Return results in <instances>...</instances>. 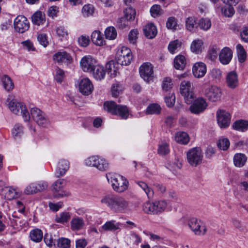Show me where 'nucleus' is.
<instances>
[{
	"mask_svg": "<svg viewBox=\"0 0 248 248\" xmlns=\"http://www.w3.org/2000/svg\"><path fill=\"white\" fill-rule=\"evenodd\" d=\"M100 202L116 214H127L132 209L130 202L122 196L107 195L101 199Z\"/></svg>",
	"mask_w": 248,
	"mask_h": 248,
	"instance_id": "obj_1",
	"label": "nucleus"
},
{
	"mask_svg": "<svg viewBox=\"0 0 248 248\" xmlns=\"http://www.w3.org/2000/svg\"><path fill=\"white\" fill-rule=\"evenodd\" d=\"M108 182L111 184L113 189L118 193H122L126 190L129 183L127 179L122 175L108 173L106 174Z\"/></svg>",
	"mask_w": 248,
	"mask_h": 248,
	"instance_id": "obj_2",
	"label": "nucleus"
},
{
	"mask_svg": "<svg viewBox=\"0 0 248 248\" xmlns=\"http://www.w3.org/2000/svg\"><path fill=\"white\" fill-rule=\"evenodd\" d=\"M8 107L13 113L17 115L20 114L25 122L30 121V114L26 105L23 102L18 101L16 99H12L9 102Z\"/></svg>",
	"mask_w": 248,
	"mask_h": 248,
	"instance_id": "obj_3",
	"label": "nucleus"
},
{
	"mask_svg": "<svg viewBox=\"0 0 248 248\" xmlns=\"http://www.w3.org/2000/svg\"><path fill=\"white\" fill-rule=\"evenodd\" d=\"M104 108L108 112L119 115L122 119H126L128 117V111L126 106L117 105L114 101L106 102Z\"/></svg>",
	"mask_w": 248,
	"mask_h": 248,
	"instance_id": "obj_4",
	"label": "nucleus"
},
{
	"mask_svg": "<svg viewBox=\"0 0 248 248\" xmlns=\"http://www.w3.org/2000/svg\"><path fill=\"white\" fill-rule=\"evenodd\" d=\"M203 155L202 149L199 147H194L188 151L186 159L190 166L197 167L202 163Z\"/></svg>",
	"mask_w": 248,
	"mask_h": 248,
	"instance_id": "obj_5",
	"label": "nucleus"
},
{
	"mask_svg": "<svg viewBox=\"0 0 248 248\" xmlns=\"http://www.w3.org/2000/svg\"><path fill=\"white\" fill-rule=\"evenodd\" d=\"M193 84L188 80H183L180 85V93L184 97L185 102L190 104L195 98Z\"/></svg>",
	"mask_w": 248,
	"mask_h": 248,
	"instance_id": "obj_6",
	"label": "nucleus"
},
{
	"mask_svg": "<svg viewBox=\"0 0 248 248\" xmlns=\"http://www.w3.org/2000/svg\"><path fill=\"white\" fill-rule=\"evenodd\" d=\"M115 58L118 64L127 65L131 63L133 56L130 49L124 46L118 49Z\"/></svg>",
	"mask_w": 248,
	"mask_h": 248,
	"instance_id": "obj_7",
	"label": "nucleus"
},
{
	"mask_svg": "<svg viewBox=\"0 0 248 248\" xmlns=\"http://www.w3.org/2000/svg\"><path fill=\"white\" fill-rule=\"evenodd\" d=\"M203 94L209 101L216 102L220 100L222 92L220 87L216 85H210L204 88Z\"/></svg>",
	"mask_w": 248,
	"mask_h": 248,
	"instance_id": "obj_8",
	"label": "nucleus"
},
{
	"mask_svg": "<svg viewBox=\"0 0 248 248\" xmlns=\"http://www.w3.org/2000/svg\"><path fill=\"white\" fill-rule=\"evenodd\" d=\"M188 224L191 230L196 235H203L206 232V228L204 223L200 220L196 218H192L188 221Z\"/></svg>",
	"mask_w": 248,
	"mask_h": 248,
	"instance_id": "obj_9",
	"label": "nucleus"
},
{
	"mask_svg": "<svg viewBox=\"0 0 248 248\" xmlns=\"http://www.w3.org/2000/svg\"><path fill=\"white\" fill-rule=\"evenodd\" d=\"M65 185L66 181L63 179H59L53 184L52 186L54 198H61L68 197L70 195L68 192L63 189Z\"/></svg>",
	"mask_w": 248,
	"mask_h": 248,
	"instance_id": "obj_10",
	"label": "nucleus"
},
{
	"mask_svg": "<svg viewBox=\"0 0 248 248\" xmlns=\"http://www.w3.org/2000/svg\"><path fill=\"white\" fill-rule=\"evenodd\" d=\"M14 26L17 32L23 33L29 30L30 23L25 16L19 15L14 20Z\"/></svg>",
	"mask_w": 248,
	"mask_h": 248,
	"instance_id": "obj_11",
	"label": "nucleus"
},
{
	"mask_svg": "<svg viewBox=\"0 0 248 248\" xmlns=\"http://www.w3.org/2000/svg\"><path fill=\"white\" fill-rule=\"evenodd\" d=\"M140 77L146 82H149L154 78L153 66L149 62L143 63L139 68Z\"/></svg>",
	"mask_w": 248,
	"mask_h": 248,
	"instance_id": "obj_12",
	"label": "nucleus"
},
{
	"mask_svg": "<svg viewBox=\"0 0 248 248\" xmlns=\"http://www.w3.org/2000/svg\"><path fill=\"white\" fill-rule=\"evenodd\" d=\"M192 104L189 107V110L192 113L199 114L203 112L207 107V103L203 97H198L193 100Z\"/></svg>",
	"mask_w": 248,
	"mask_h": 248,
	"instance_id": "obj_13",
	"label": "nucleus"
},
{
	"mask_svg": "<svg viewBox=\"0 0 248 248\" xmlns=\"http://www.w3.org/2000/svg\"><path fill=\"white\" fill-rule=\"evenodd\" d=\"M31 114L33 120L39 125L45 127L48 124V121L45 113L39 108H32L31 109Z\"/></svg>",
	"mask_w": 248,
	"mask_h": 248,
	"instance_id": "obj_14",
	"label": "nucleus"
},
{
	"mask_svg": "<svg viewBox=\"0 0 248 248\" xmlns=\"http://www.w3.org/2000/svg\"><path fill=\"white\" fill-rule=\"evenodd\" d=\"M230 114L224 109H219L217 111V119L219 126L221 128L228 127L231 122Z\"/></svg>",
	"mask_w": 248,
	"mask_h": 248,
	"instance_id": "obj_15",
	"label": "nucleus"
},
{
	"mask_svg": "<svg viewBox=\"0 0 248 248\" xmlns=\"http://www.w3.org/2000/svg\"><path fill=\"white\" fill-rule=\"evenodd\" d=\"M97 61L90 55L85 56L80 61L81 69L87 72H92L96 65Z\"/></svg>",
	"mask_w": 248,
	"mask_h": 248,
	"instance_id": "obj_16",
	"label": "nucleus"
},
{
	"mask_svg": "<svg viewBox=\"0 0 248 248\" xmlns=\"http://www.w3.org/2000/svg\"><path fill=\"white\" fill-rule=\"evenodd\" d=\"M93 89L91 81L88 78H84L81 80L79 84V90L81 93L85 95L91 94Z\"/></svg>",
	"mask_w": 248,
	"mask_h": 248,
	"instance_id": "obj_17",
	"label": "nucleus"
},
{
	"mask_svg": "<svg viewBox=\"0 0 248 248\" xmlns=\"http://www.w3.org/2000/svg\"><path fill=\"white\" fill-rule=\"evenodd\" d=\"M232 57V51L228 47H225L221 49L219 54V60L223 65H227L230 63Z\"/></svg>",
	"mask_w": 248,
	"mask_h": 248,
	"instance_id": "obj_18",
	"label": "nucleus"
},
{
	"mask_svg": "<svg viewBox=\"0 0 248 248\" xmlns=\"http://www.w3.org/2000/svg\"><path fill=\"white\" fill-rule=\"evenodd\" d=\"M207 71L206 66L202 62H196L193 66L192 73L194 77L197 78L204 77Z\"/></svg>",
	"mask_w": 248,
	"mask_h": 248,
	"instance_id": "obj_19",
	"label": "nucleus"
},
{
	"mask_svg": "<svg viewBox=\"0 0 248 248\" xmlns=\"http://www.w3.org/2000/svg\"><path fill=\"white\" fill-rule=\"evenodd\" d=\"M0 194L4 198L11 200L17 196L16 189L12 186H5L0 189Z\"/></svg>",
	"mask_w": 248,
	"mask_h": 248,
	"instance_id": "obj_20",
	"label": "nucleus"
},
{
	"mask_svg": "<svg viewBox=\"0 0 248 248\" xmlns=\"http://www.w3.org/2000/svg\"><path fill=\"white\" fill-rule=\"evenodd\" d=\"M53 60L58 63H70L72 62V57L65 51L58 52L53 56Z\"/></svg>",
	"mask_w": 248,
	"mask_h": 248,
	"instance_id": "obj_21",
	"label": "nucleus"
},
{
	"mask_svg": "<svg viewBox=\"0 0 248 248\" xmlns=\"http://www.w3.org/2000/svg\"><path fill=\"white\" fill-rule=\"evenodd\" d=\"M69 169V162L65 159L60 160L58 164L55 174L57 177L64 175Z\"/></svg>",
	"mask_w": 248,
	"mask_h": 248,
	"instance_id": "obj_22",
	"label": "nucleus"
},
{
	"mask_svg": "<svg viewBox=\"0 0 248 248\" xmlns=\"http://www.w3.org/2000/svg\"><path fill=\"white\" fill-rule=\"evenodd\" d=\"M226 83L227 86L231 88H235L238 84V76L236 72L232 71L229 72L226 77Z\"/></svg>",
	"mask_w": 248,
	"mask_h": 248,
	"instance_id": "obj_23",
	"label": "nucleus"
},
{
	"mask_svg": "<svg viewBox=\"0 0 248 248\" xmlns=\"http://www.w3.org/2000/svg\"><path fill=\"white\" fill-rule=\"evenodd\" d=\"M84 224V221L82 217H76L72 218L70 227L73 231H79L83 228Z\"/></svg>",
	"mask_w": 248,
	"mask_h": 248,
	"instance_id": "obj_24",
	"label": "nucleus"
},
{
	"mask_svg": "<svg viewBox=\"0 0 248 248\" xmlns=\"http://www.w3.org/2000/svg\"><path fill=\"white\" fill-rule=\"evenodd\" d=\"M93 77L98 80H101L105 77L106 72L104 67L96 63V65L93 69Z\"/></svg>",
	"mask_w": 248,
	"mask_h": 248,
	"instance_id": "obj_25",
	"label": "nucleus"
},
{
	"mask_svg": "<svg viewBox=\"0 0 248 248\" xmlns=\"http://www.w3.org/2000/svg\"><path fill=\"white\" fill-rule=\"evenodd\" d=\"M118 64L117 62L116 63L113 61H110L106 64V71L111 77H115L117 75Z\"/></svg>",
	"mask_w": 248,
	"mask_h": 248,
	"instance_id": "obj_26",
	"label": "nucleus"
},
{
	"mask_svg": "<svg viewBox=\"0 0 248 248\" xmlns=\"http://www.w3.org/2000/svg\"><path fill=\"white\" fill-rule=\"evenodd\" d=\"M144 33L146 37L153 39L157 34L156 27L152 23L148 24L143 29Z\"/></svg>",
	"mask_w": 248,
	"mask_h": 248,
	"instance_id": "obj_27",
	"label": "nucleus"
},
{
	"mask_svg": "<svg viewBox=\"0 0 248 248\" xmlns=\"http://www.w3.org/2000/svg\"><path fill=\"white\" fill-rule=\"evenodd\" d=\"M31 20L33 24L38 26L43 25L46 21L45 14L41 11H37L32 16Z\"/></svg>",
	"mask_w": 248,
	"mask_h": 248,
	"instance_id": "obj_28",
	"label": "nucleus"
},
{
	"mask_svg": "<svg viewBox=\"0 0 248 248\" xmlns=\"http://www.w3.org/2000/svg\"><path fill=\"white\" fill-rule=\"evenodd\" d=\"M120 224L115 220H110L107 221L101 227V229L104 231L114 232L120 228Z\"/></svg>",
	"mask_w": 248,
	"mask_h": 248,
	"instance_id": "obj_29",
	"label": "nucleus"
},
{
	"mask_svg": "<svg viewBox=\"0 0 248 248\" xmlns=\"http://www.w3.org/2000/svg\"><path fill=\"white\" fill-rule=\"evenodd\" d=\"M91 39L93 44L97 46H101L104 44V38L99 31H94L93 32Z\"/></svg>",
	"mask_w": 248,
	"mask_h": 248,
	"instance_id": "obj_30",
	"label": "nucleus"
},
{
	"mask_svg": "<svg viewBox=\"0 0 248 248\" xmlns=\"http://www.w3.org/2000/svg\"><path fill=\"white\" fill-rule=\"evenodd\" d=\"M247 157L245 155L242 153L236 154L233 157V163L237 167H242L246 163Z\"/></svg>",
	"mask_w": 248,
	"mask_h": 248,
	"instance_id": "obj_31",
	"label": "nucleus"
},
{
	"mask_svg": "<svg viewBox=\"0 0 248 248\" xmlns=\"http://www.w3.org/2000/svg\"><path fill=\"white\" fill-rule=\"evenodd\" d=\"M186 63V59L183 55H178L174 60V66L178 70H183L185 68Z\"/></svg>",
	"mask_w": 248,
	"mask_h": 248,
	"instance_id": "obj_32",
	"label": "nucleus"
},
{
	"mask_svg": "<svg viewBox=\"0 0 248 248\" xmlns=\"http://www.w3.org/2000/svg\"><path fill=\"white\" fill-rule=\"evenodd\" d=\"M175 139L177 142L182 144H186L189 141V137L188 134L182 131H179L176 133Z\"/></svg>",
	"mask_w": 248,
	"mask_h": 248,
	"instance_id": "obj_33",
	"label": "nucleus"
},
{
	"mask_svg": "<svg viewBox=\"0 0 248 248\" xmlns=\"http://www.w3.org/2000/svg\"><path fill=\"white\" fill-rule=\"evenodd\" d=\"M43 236V232L39 229H33L30 233L31 239L35 242H40L42 240Z\"/></svg>",
	"mask_w": 248,
	"mask_h": 248,
	"instance_id": "obj_34",
	"label": "nucleus"
},
{
	"mask_svg": "<svg viewBox=\"0 0 248 248\" xmlns=\"http://www.w3.org/2000/svg\"><path fill=\"white\" fill-rule=\"evenodd\" d=\"M94 167L100 171H106L108 169L109 163L106 159L99 156Z\"/></svg>",
	"mask_w": 248,
	"mask_h": 248,
	"instance_id": "obj_35",
	"label": "nucleus"
},
{
	"mask_svg": "<svg viewBox=\"0 0 248 248\" xmlns=\"http://www.w3.org/2000/svg\"><path fill=\"white\" fill-rule=\"evenodd\" d=\"M155 213L157 214L164 211L167 206V203L165 201H156L153 202Z\"/></svg>",
	"mask_w": 248,
	"mask_h": 248,
	"instance_id": "obj_36",
	"label": "nucleus"
},
{
	"mask_svg": "<svg viewBox=\"0 0 248 248\" xmlns=\"http://www.w3.org/2000/svg\"><path fill=\"white\" fill-rule=\"evenodd\" d=\"M232 127L235 130L244 131L248 129V122L242 120L237 121L233 123Z\"/></svg>",
	"mask_w": 248,
	"mask_h": 248,
	"instance_id": "obj_37",
	"label": "nucleus"
},
{
	"mask_svg": "<svg viewBox=\"0 0 248 248\" xmlns=\"http://www.w3.org/2000/svg\"><path fill=\"white\" fill-rule=\"evenodd\" d=\"M2 83L4 88L7 91H10L14 87V83L10 78L7 75H4L1 78Z\"/></svg>",
	"mask_w": 248,
	"mask_h": 248,
	"instance_id": "obj_38",
	"label": "nucleus"
},
{
	"mask_svg": "<svg viewBox=\"0 0 248 248\" xmlns=\"http://www.w3.org/2000/svg\"><path fill=\"white\" fill-rule=\"evenodd\" d=\"M203 42L202 40L196 39L193 41L191 44L190 49L193 52L199 53L202 50Z\"/></svg>",
	"mask_w": 248,
	"mask_h": 248,
	"instance_id": "obj_39",
	"label": "nucleus"
},
{
	"mask_svg": "<svg viewBox=\"0 0 248 248\" xmlns=\"http://www.w3.org/2000/svg\"><path fill=\"white\" fill-rule=\"evenodd\" d=\"M124 17L127 21H133L136 16V11L134 9L129 6L125 8L124 11Z\"/></svg>",
	"mask_w": 248,
	"mask_h": 248,
	"instance_id": "obj_40",
	"label": "nucleus"
},
{
	"mask_svg": "<svg viewBox=\"0 0 248 248\" xmlns=\"http://www.w3.org/2000/svg\"><path fill=\"white\" fill-rule=\"evenodd\" d=\"M71 217V213L69 212H63L57 215L55 218V221L58 223H64L67 222Z\"/></svg>",
	"mask_w": 248,
	"mask_h": 248,
	"instance_id": "obj_41",
	"label": "nucleus"
},
{
	"mask_svg": "<svg viewBox=\"0 0 248 248\" xmlns=\"http://www.w3.org/2000/svg\"><path fill=\"white\" fill-rule=\"evenodd\" d=\"M186 27L190 31H194L197 28V23L194 17H189L186 20Z\"/></svg>",
	"mask_w": 248,
	"mask_h": 248,
	"instance_id": "obj_42",
	"label": "nucleus"
},
{
	"mask_svg": "<svg viewBox=\"0 0 248 248\" xmlns=\"http://www.w3.org/2000/svg\"><path fill=\"white\" fill-rule=\"evenodd\" d=\"M236 49L238 61L242 63L246 59V52L244 47L240 44L237 45Z\"/></svg>",
	"mask_w": 248,
	"mask_h": 248,
	"instance_id": "obj_43",
	"label": "nucleus"
},
{
	"mask_svg": "<svg viewBox=\"0 0 248 248\" xmlns=\"http://www.w3.org/2000/svg\"><path fill=\"white\" fill-rule=\"evenodd\" d=\"M182 43L178 40L171 41L168 46V50L170 53L174 54L181 47Z\"/></svg>",
	"mask_w": 248,
	"mask_h": 248,
	"instance_id": "obj_44",
	"label": "nucleus"
},
{
	"mask_svg": "<svg viewBox=\"0 0 248 248\" xmlns=\"http://www.w3.org/2000/svg\"><path fill=\"white\" fill-rule=\"evenodd\" d=\"M161 108L156 104L150 105L147 108L146 113L147 114H158L160 113Z\"/></svg>",
	"mask_w": 248,
	"mask_h": 248,
	"instance_id": "obj_45",
	"label": "nucleus"
},
{
	"mask_svg": "<svg viewBox=\"0 0 248 248\" xmlns=\"http://www.w3.org/2000/svg\"><path fill=\"white\" fill-rule=\"evenodd\" d=\"M117 31L113 27H108L105 31L106 38L108 40H113L117 36Z\"/></svg>",
	"mask_w": 248,
	"mask_h": 248,
	"instance_id": "obj_46",
	"label": "nucleus"
},
{
	"mask_svg": "<svg viewBox=\"0 0 248 248\" xmlns=\"http://www.w3.org/2000/svg\"><path fill=\"white\" fill-rule=\"evenodd\" d=\"M94 8L91 4L85 5L82 9V13L84 17L92 16L94 13Z\"/></svg>",
	"mask_w": 248,
	"mask_h": 248,
	"instance_id": "obj_47",
	"label": "nucleus"
},
{
	"mask_svg": "<svg viewBox=\"0 0 248 248\" xmlns=\"http://www.w3.org/2000/svg\"><path fill=\"white\" fill-rule=\"evenodd\" d=\"M200 28L204 31L208 30L211 26V22L208 18H202L198 23Z\"/></svg>",
	"mask_w": 248,
	"mask_h": 248,
	"instance_id": "obj_48",
	"label": "nucleus"
},
{
	"mask_svg": "<svg viewBox=\"0 0 248 248\" xmlns=\"http://www.w3.org/2000/svg\"><path fill=\"white\" fill-rule=\"evenodd\" d=\"M209 76L216 81H219L222 77V71L217 68H213L209 72Z\"/></svg>",
	"mask_w": 248,
	"mask_h": 248,
	"instance_id": "obj_49",
	"label": "nucleus"
},
{
	"mask_svg": "<svg viewBox=\"0 0 248 248\" xmlns=\"http://www.w3.org/2000/svg\"><path fill=\"white\" fill-rule=\"evenodd\" d=\"M70 240L68 238L62 237L57 241V247L59 248H70Z\"/></svg>",
	"mask_w": 248,
	"mask_h": 248,
	"instance_id": "obj_50",
	"label": "nucleus"
},
{
	"mask_svg": "<svg viewBox=\"0 0 248 248\" xmlns=\"http://www.w3.org/2000/svg\"><path fill=\"white\" fill-rule=\"evenodd\" d=\"M139 31L137 29L132 30L128 34V41L130 44H135L137 42Z\"/></svg>",
	"mask_w": 248,
	"mask_h": 248,
	"instance_id": "obj_51",
	"label": "nucleus"
},
{
	"mask_svg": "<svg viewBox=\"0 0 248 248\" xmlns=\"http://www.w3.org/2000/svg\"><path fill=\"white\" fill-rule=\"evenodd\" d=\"M172 80L170 78L167 77L164 78L162 81V88L165 91H169L172 87Z\"/></svg>",
	"mask_w": 248,
	"mask_h": 248,
	"instance_id": "obj_52",
	"label": "nucleus"
},
{
	"mask_svg": "<svg viewBox=\"0 0 248 248\" xmlns=\"http://www.w3.org/2000/svg\"><path fill=\"white\" fill-rule=\"evenodd\" d=\"M217 146L221 150L225 151L230 146V141L227 138H223L218 140Z\"/></svg>",
	"mask_w": 248,
	"mask_h": 248,
	"instance_id": "obj_53",
	"label": "nucleus"
},
{
	"mask_svg": "<svg viewBox=\"0 0 248 248\" xmlns=\"http://www.w3.org/2000/svg\"><path fill=\"white\" fill-rule=\"evenodd\" d=\"M144 212L147 214H155L153 202H146L143 206Z\"/></svg>",
	"mask_w": 248,
	"mask_h": 248,
	"instance_id": "obj_54",
	"label": "nucleus"
},
{
	"mask_svg": "<svg viewBox=\"0 0 248 248\" xmlns=\"http://www.w3.org/2000/svg\"><path fill=\"white\" fill-rule=\"evenodd\" d=\"M65 74L63 70L57 67L55 70V79L59 83H61L64 78Z\"/></svg>",
	"mask_w": 248,
	"mask_h": 248,
	"instance_id": "obj_55",
	"label": "nucleus"
},
{
	"mask_svg": "<svg viewBox=\"0 0 248 248\" xmlns=\"http://www.w3.org/2000/svg\"><path fill=\"white\" fill-rule=\"evenodd\" d=\"M23 132V127L21 124H16L12 130V134L15 138L20 136Z\"/></svg>",
	"mask_w": 248,
	"mask_h": 248,
	"instance_id": "obj_56",
	"label": "nucleus"
},
{
	"mask_svg": "<svg viewBox=\"0 0 248 248\" xmlns=\"http://www.w3.org/2000/svg\"><path fill=\"white\" fill-rule=\"evenodd\" d=\"M177 23L176 19L174 17H170L166 22V27L170 30H176Z\"/></svg>",
	"mask_w": 248,
	"mask_h": 248,
	"instance_id": "obj_57",
	"label": "nucleus"
},
{
	"mask_svg": "<svg viewBox=\"0 0 248 248\" xmlns=\"http://www.w3.org/2000/svg\"><path fill=\"white\" fill-rule=\"evenodd\" d=\"M99 156L98 155H93L88 157L85 160V165L89 167H94Z\"/></svg>",
	"mask_w": 248,
	"mask_h": 248,
	"instance_id": "obj_58",
	"label": "nucleus"
},
{
	"mask_svg": "<svg viewBox=\"0 0 248 248\" xmlns=\"http://www.w3.org/2000/svg\"><path fill=\"white\" fill-rule=\"evenodd\" d=\"M170 152V150L168 144L162 143L159 145L158 148V153L160 155H166Z\"/></svg>",
	"mask_w": 248,
	"mask_h": 248,
	"instance_id": "obj_59",
	"label": "nucleus"
},
{
	"mask_svg": "<svg viewBox=\"0 0 248 248\" xmlns=\"http://www.w3.org/2000/svg\"><path fill=\"white\" fill-rule=\"evenodd\" d=\"M122 92V87L118 83L114 84L111 88V93L113 97H116L118 96Z\"/></svg>",
	"mask_w": 248,
	"mask_h": 248,
	"instance_id": "obj_60",
	"label": "nucleus"
},
{
	"mask_svg": "<svg viewBox=\"0 0 248 248\" xmlns=\"http://www.w3.org/2000/svg\"><path fill=\"white\" fill-rule=\"evenodd\" d=\"M150 12L151 16L154 17H155L158 15L161 14L162 13V10L161 8V6L159 5H154L150 9Z\"/></svg>",
	"mask_w": 248,
	"mask_h": 248,
	"instance_id": "obj_61",
	"label": "nucleus"
},
{
	"mask_svg": "<svg viewBox=\"0 0 248 248\" xmlns=\"http://www.w3.org/2000/svg\"><path fill=\"white\" fill-rule=\"evenodd\" d=\"M37 40L39 44L46 47L48 44L47 36L45 33H40L37 35Z\"/></svg>",
	"mask_w": 248,
	"mask_h": 248,
	"instance_id": "obj_62",
	"label": "nucleus"
},
{
	"mask_svg": "<svg viewBox=\"0 0 248 248\" xmlns=\"http://www.w3.org/2000/svg\"><path fill=\"white\" fill-rule=\"evenodd\" d=\"M175 97L174 93H170L168 96L165 97V101L169 107H172L175 103Z\"/></svg>",
	"mask_w": 248,
	"mask_h": 248,
	"instance_id": "obj_63",
	"label": "nucleus"
},
{
	"mask_svg": "<svg viewBox=\"0 0 248 248\" xmlns=\"http://www.w3.org/2000/svg\"><path fill=\"white\" fill-rule=\"evenodd\" d=\"M36 185L35 183H31L27 186L24 190L26 194H32L37 193Z\"/></svg>",
	"mask_w": 248,
	"mask_h": 248,
	"instance_id": "obj_64",
	"label": "nucleus"
}]
</instances>
